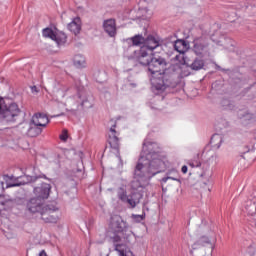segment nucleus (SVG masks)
<instances>
[{
	"instance_id": "nucleus-1",
	"label": "nucleus",
	"mask_w": 256,
	"mask_h": 256,
	"mask_svg": "<svg viewBox=\"0 0 256 256\" xmlns=\"http://www.w3.org/2000/svg\"><path fill=\"white\" fill-rule=\"evenodd\" d=\"M160 153L159 144L151 142V140H144L142 152L135 168L136 177H155L157 173H161L167 165L165 158Z\"/></svg>"
},
{
	"instance_id": "nucleus-2",
	"label": "nucleus",
	"mask_w": 256,
	"mask_h": 256,
	"mask_svg": "<svg viewBox=\"0 0 256 256\" xmlns=\"http://www.w3.org/2000/svg\"><path fill=\"white\" fill-rule=\"evenodd\" d=\"M165 67H167V61L165 58L156 54H152V58L148 66V71L153 77L152 85L154 89L158 91V93H163L167 87H175L171 74L167 72L161 73V71H165Z\"/></svg>"
},
{
	"instance_id": "nucleus-3",
	"label": "nucleus",
	"mask_w": 256,
	"mask_h": 256,
	"mask_svg": "<svg viewBox=\"0 0 256 256\" xmlns=\"http://www.w3.org/2000/svg\"><path fill=\"white\" fill-rule=\"evenodd\" d=\"M57 209L53 205L45 204L41 198H30L26 203V211L32 215H37L44 223H57L59 216L55 215Z\"/></svg>"
},
{
	"instance_id": "nucleus-4",
	"label": "nucleus",
	"mask_w": 256,
	"mask_h": 256,
	"mask_svg": "<svg viewBox=\"0 0 256 256\" xmlns=\"http://www.w3.org/2000/svg\"><path fill=\"white\" fill-rule=\"evenodd\" d=\"M21 115H23V111H21L19 105L17 103H11L0 113V121L17 123V121L21 119Z\"/></svg>"
},
{
	"instance_id": "nucleus-5",
	"label": "nucleus",
	"mask_w": 256,
	"mask_h": 256,
	"mask_svg": "<svg viewBox=\"0 0 256 256\" xmlns=\"http://www.w3.org/2000/svg\"><path fill=\"white\" fill-rule=\"evenodd\" d=\"M193 52L197 57H209V43L203 37H198L193 40Z\"/></svg>"
},
{
	"instance_id": "nucleus-6",
	"label": "nucleus",
	"mask_w": 256,
	"mask_h": 256,
	"mask_svg": "<svg viewBox=\"0 0 256 256\" xmlns=\"http://www.w3.org/2000/svg\"><path fill=\"white\" fill-rule=\"evenodd\" d=\"M111 127L108 132V144L110 145L111 149L115 151H119L120 143H119V131L117 130V120H110Z\"/></svg>"
},
{
	"instance_id": "nucleus-7",
	"label": "nucleus",
	"mask_w": 256,
	"mask_h": 256,
	"mask_svg": "<svg viewBox=\"0 0 256 256\" xmlns=\"http://www.w3.org/2000/svg\"><path fill=\"white\" fill-rule=\"evenodd\" d=\"M20 129H24L22 130V133H25L28 137H38V135L43 133L41 126L33 123V120H31L30 123H22L20 125Z\"/></svg>"
},
{
	"instance_id": "nucleus-8",
	"label": "nucleus",
	"mask_w": 256,
	"mask_h": 256,
	"mask_svg": "<svg viewBox=\"0 0 256 256\" xmlns=\"http://www.w3.org/2000/svg\"><path fill=\"white\" fill-rule=\"evenodd\" d=\"M49 193H51V184L43 183L38 187L34 188V195H36V199H49Z\"/></svg>"
},
{
	"instance_id": "nucleus-9",
	"label": "nucleus",
	"mask_w": 256,
	"mask_h": 256,
	"mask_svg": "<svg viewBox=\"0 0 256 256\" xmlns=\"http://www.w3.org/2000/svg\"><path fill=\"white\" fill-rule=\"evenodd\" d=\"M152 58L153 55H149L147 52V47H141L139 56L137 57L138 63L144 67H149Z\"/></svg>"
},
{
	"instance_id": "nucleus-10",
	"label": "nucleus",
	"mask_w": 256,
	"mask_h": 256,
	"mask_svg": "<svg viewBox=\"0 0 256 256\" xmlns=\"http://www.w3.org/2000/svg\"><path fill=\"white\" fill-rule=\"evenodd\" d=\"M103 28L109 37H115V35H117V25L115 24V19L105 20L103 23Z\"/></svg>"
},
{
	"instance_id": "nucleus-11",
	"label": "nucleus",
	"mask_w": 256,
	"mask_h": 256,
	"mask_svg": "<svg viewBox=\"0 0 256 256\" xmlns=\"http://www.w3.org/2000/svg\"><path fill=\"white\" fill-rule=\"evenodd\" d=\"M32 123L38 125L39 127H47L49 125V118L47 114L44 113H36L32 116Z\"/></svg>"
},
{
	"instance_id": "nucleus-12",
	"label": "nucleus",
	"mask_w": 256,
	"mask_h": 256,
	"mask_svg": "<svg viewBox=\"0 0 256 256\" xmlns=\"http://www.w3.org/2000/svg\"><path fill=\"white\" fill-rule=\"evenodd\" d=\"M134 176L135 179L131 182V189H133V191H142V189L145 188V184L141 183V180H147V179H151V177H147V176H137L135 175V170H134Z\"/></svg>"
},
{
	"instance_id": "nucleus-13",
	"label": "nucleus",
	"mask_w": 256,
	"mask_h": 256,
	"mask_svg": "<svg viewBox=\"0 0 256 256\" xmlns=\"http://www.w3.org/2000/svg\"><path fill=\"white\" fill-rule=\"evenodd\" d=\"M68 29L71 33H74V35H79L81 32V18H74L72 22L68 24Z\"/></svg>"
},
{
	"instance_id": "nucleus-14",
	"label": "nucleus",
	"mask_w": 256,
	"mask_h": 256,
	"mask_svg": "<svg viewBox=\"0 0 256 256\" xmlns=\"http://www.w3.org/2000/svg\"><path fill=\"white\" fill-rule=\"evenodd\" d=\"M142 47H146V51H153L159 47V39L154 36H148L145 45Z\"/></svg>"
},
{
	"instance_id": "nucleus-15",
	"label": "nucleus",
	"mask_w": 256,
	"mask_h": 256,
	"mask_svg": "<svg viewBox=\"0 0 256 256\" xmlns=\"http://www.w3.org/2000/svg\"><path fill=\"white\" fill-rule=\"evenodd\" d=\"M142 198L143 196L140 193H132L130 196H128V201L126 203H128L132 209H135L137 205L141 203Z\"/></svg>"
},
{
	"instance_id": "nucleus-16",
	"label": "nucleus",
	"mask_w": 256,
	"mask_h": 256,
	"mask_svg": "<svg viewBox=\"0 0 256 256\" xmlns=\"http://www.w3.org/2000/svg\"><path fill=\"white\" fill-rule=\"evenodd\" d=\"M188 67L192 71H201V69L205 67V60H203L202 58H195L193 62L190 65H188Z\"/></svg>"
},
{
	"instance_id": "nucleus-17",
	"label": "nucleus",
	"mask_w": 256,
	"mask_h": 256,
	"mask_svg": "<svg viewBox=\"0 0 256 256\" xmlns=\"http://www.w3.org/2000/svg\"><path fill=\"white\" fill-rule=\"evenodd\" d=\"M73 63L75 65V67H77L78 69H81V68L85 67V65H87L85 56H83L81 54H77L74 56Z\"/></svg>"
},
{
	"instance_id": "nucleus-18",
	"label": "nucleus",
	"mask_w": 256,
	"mask_h": 256,
	"mask_svg": "<svg viewBox=\"0 0 256 256\" xmlns=\"http://www.w3.org/2000/svg\"><path fill=\"white\" fill-rule=\"evenodd\" d=\"M221 143H223V136H221L220 134H214L211 137L210 144L215 149H219V147H221Z\"/></svg>"
},
{
	"instance_id": "nucleus-19",
	"label": "nucleus",
	"mask_w": 256,
	"mask_h": 256,
	"mask_svg": "<svg viewBox=\"0 0 256 256\" xmlns=\"http://www.w3.org/2000/svg\"><path fill=\"white\" fill-rule=\"evenodd\" d=\"M52 41H55L57 45H65L67 43V35L63 32H57Z\"/></svg>"
},
{
	"instance_id": "nucleus-20",
	"label": "nucleus",
	"mask_w": 256,
	"mask_h": 256,
	"mask_svg": "<svg viewBox=\"0 0 256 256\" xmlns=\"http://www.w3.org/2000/svg\"><path fill=\"white\" fill-rule=\"evenodd\" d=\"M238 118L243 119L244 121H251V119H253V114L248 110H240L238 112Z\"/></svg>"
},
{
	"instance_id": "nucleus-21",
	"label": "nucleus",
	"mask_w": 256,
	"mask_h": 256,
	"mask_svg": "<svg viewBox=\"0 0 256 256\" xmlns=\"http://www.w3.org/2000/svg\"><path fill=\"white\" fill-rule=\"evenodd\" d=\"M221 105L224 109L228 111H233L235 109V104L227 98L221 100Z\"/></svg>"
},
{
	"instance_id": "nucleus-22",
	"label": "nucleus",
	"mask_w": 256,
	"mask_h": 256,
	"mask_svg": "<svg viewBox=\"0 0 256 256\" xmlns=\"http://www.w3.org/2000/svg\"><path fill=\"white\" fill-rule=\"evenodd\" d=\"M235 42L231 38H224L223 47L228 49V51H234L235 49Z\"/></svg>"
},
{
	"instance_id": "nucleus-23",
	"label": "nucleus",
	"mask_w": 256,
	"mask_h": 256,
	"mask_svg": "<svg viewBox=\"0 0 256 256\" xmlns=\"http://www.w3.org/2000/svg\"><path fill=\"white\" fill-rule=\"evenodd\" d=\"M187 45V43L185 42V40H177L174 43V49L175 51H177L178 53H183V49H185V46Z\"/></svg>"
},
{
	"instance_id": "nucleus-24",
	"label": "nucleus",
	"mask_w": 256,
	"mask_h": 256,
	"mask_svg": "<svg viewBox=\"0 0 256 256\" xmlns=\"http://www.w3.org/2000/svg\"><path fill=\"white\" fill-rule=\"evenodd\" d=\"M188 165H189L190 167H192V169L195 168V167H201V158H200V155L197 154V155L194 157V159L189 160V161H188Z\"/></svg>"
},
{
	"instance_id": "nucleus-25",
	"label": "nucleus",
	"mask_w": 256,
	"mask_h": 256,
	"mask_svg": "<svg viewBox=\"0 0 256 256\" xmlns=\"http://www.w3.org/2000/svg\"><path fill=\"white\" fill-rule=\"evenodd\" d=\"M245 209H246L248 215H255L256 214V205L252 201L247 202V204L245 206Z\"/></svg>"
},
{
	"instance_id": "nucleus-26",
	"label": "nucleus",
	"mask_w": 256,
	"mask_h": 256,
	"mask_svg": "<svg viewBox=\"0 0 256 256\" xmlns=\"http://www.w3.org/2000/svg\"><path fill=\"white\" fill-rule=\"evenodd\" d=\"M42 35L45 38L52 39V41H53V39H55V31H53V29H51V28L43 29Z\"/></svg>"
},
{
	"instance_id": "nucleus-27",
	"label": "nucleus",
	"mask_w": 256,
	"mask_h": 256,
	"mask_svg": "<svg viewBox=\"0 0 256 256\" xmlns=\"http://www.w3.org/2000/svg\"><path fill=\"white\" fill-rule=\"evenodd\" d=\"M131 41H132V45H135L137 47V46L143 45V43H145V38H143V36H141V35H136L131 38Z\"/></svg>"
},
{
	"instance_id": "nucleus-28",
	"label": "nucleus",
	"mask_w": 256,
	"mask_h": 256,
	"mask_svg": "<svg viewBox=\"0 0 256 256\" xmlns=\"http://www.w3.org/2000/svg\"><path fill=\"white\" fill-rule=\"evenodd\" d=\"M209 243H211V240H209V238L207 236H202L201 238H199V240L193 245V249H195V246L197 245H209Z\"/></svg>"
},
{
	"instance_id": "nucleus-29",
	"label": "nucleus",
	"mask_w": 256,
	"mask_h": 256,
	"mask_svg": "<svg viewBox=\"0 0 256 256\" xmlns=\"http://www.w3.org/2000/svg\"><path fill=\"white\" fill-rule=\"evenodd\" d=\"M212 173L209 171V165H206L205 170L201 173V177H205L207 181L211 179Z\"/></svg>"
},
{
	"instance_id": "nucleus-30",
	"label": "nucleus",
	"mask_w": 256,
	"mask_h": 256,
	"mask_svg": "<svg viewBox=\"0 0 256 256\" xmlns=\"http://www.w3.org/2000/svg\"><path fill=\"white\" fill-rule=\"evenodd\" d=\"M78 99H80V104L82 107H85V103H87V97L85 96V93L79 92L77 94Z\"/></svg>"
},
{
	"instance_id": "nucleus-31",
	"label": "nucleus",
	"mask_w": 256,
	"mask_h": 256,
	"mask_svg": "<svg viewBox=\"0 0 256 256\" xmlns=\"http://www.w3.org/2000/svg\"><path fill=\"white\" fill-rule=\"evenodd\" d=\"M118 199H120V201H122L123 203H127V201L129 200V196L127 195V192L122 191L118 193Z\"/></svg>"
},
{
	"instance_id": "nucleus-32",
	"label": "nucleus",
	"mask_w": 256,
	"mask_h": 256,
	"mask_svg": "<svg viewBox=\"0 0 256 256\" xmlns=\"http://www.w3.org/2000/svg\"><path fill=\"white\" fill-rule=\"evenodd\" d=\"M247 251L250 255H255L256 246L255 243H250V245L247 247Z\"/></svg>"
},
{
	"instance_id": "nucleus-33",
	"label": "nucleus",
	"mask_w": 256,
	"mask_h": 256,
	"mask_svg": "<svg viewBox=\"0 0 256 256\" xmlns=\"http://www.w3.org/2000/svg\"><path fill=\"white\" fill-rule=\"evenodd\" d=\"M60 139L65 143L67 141V139H69V134L67 132V130H63L62 134H60Z\"/></svg>"
},
{
	"instance_id": "nucleus-34",
	"label": "nucleus",
	"mask_w": 256,
	"mask_h": 256,
	"mask_svg": "<svg viewBox=\"0 0 256 256\" xmlns=\"http://www.w3.org/2000/svg\"><path fill=\"white\" fill-rule=\"evenodd\" d=\"M132 217L135 219V221H137V223H141V221H143L145 219V214L142 215H132Z\"/></svg>"
},
{
	"instance_id": "nucleus-35",
	"label": "nucleus",
	"mask_w": 256,
	"mask_h": 256,
	"mask_svg": "<svg viewBox=\"0 0 256 256\" xmlns=\"http://www.w3.org/2000/svg\"><path fill=\"white\" fill-rule=\"evenodd\" d=\"M169 179H172L173 181H177V179L173 178V177H164V178H162V183H167V181H169Z\"/></svg>"
},
{
	"instance_id": "nucleus-36",
	"label": "nucleus",
	"mask_w": 256,
	"mask_h": 256,
	"mask_svg": "<svg viewBox=\"0 0 256 256\" xmlns=\"http://www.w3.org/2000/svg\"><path fill=\"white\" fill-rule=\"evenodd\" d=\"M31 91L32 93H39V88H37V86H32Z\"/></svg>"
},
{
	"instance_id": "nucleus-37",
	"label": "nucleus",
	"mask_w": 256,
	"mask_h": 256,
	"mask_svg": "<svg viewBox=\"0 0 256 256\" xmlns=\"http://www.w3.org/2000/svg\"><path fill=\"white\" fill-rule=\"evenodd\" d=\"M181 171H182V173H187V166H182V168H181Z\"/></svg>"
},
{
	"instance_id": "nucleus-38",
	"label": "nucleus",
	"mask_w": 256,
	"mask_h": 256,
	"mask_svg": "<svg viewBox=\"0 0 256 256\" xmlns=\"http://www.w3.org/2000/svg\"><path fill=\"white\" fill-rule=\"evenodd\" d=\"M39 256H47V253L45 252V250H42V251L39 253Z\"/></svg>"
},
{
	"instance_id": "nucleus-39",
	"label": "nucleus",
	"mask_w": 256,
	"mask_h": 256,
	"mask_svg": "<svg viewBox=\"0 0 256 256\" xmlns=\"http://www.w3.org/2000/svg\"><path fill=\"white\" fill-rule=\"evenodd\" d=\"M215 67H216V69H217L218 71H224V70L221 68V66H219L218 64H216Z\"/></svg>"
},
{
	"instance_id": "nucleus-40",
	"label": "nucleus",
	"mask_w": 256,
	"mask_h": 256,
	"mask_svg": "<svg viewBox=\"0 0 256 256\" xmlns=\"http://www.w3.org/2000/svg\"><path fill=\"white\" fill-rule=\"evenodd\" d=\"M18 184H10L8 187H17Z\"/></svg>"
},
{
	"instance_id": "nucleus-41",
	"label": "nucleus",
	"mask_w": 256,
	"mask_h": 256,
	"mask_svg": "<svg viewBox=\"0 0 256 256\" xmlns=\"http://www.w3.org/2000/svg\"><path fill=\"white\" fill-rule=\"evenodd\" d=\"M132 86H133V87H136V85H135V84H132Z\"/></svg>"
},
{
	"instance_id": "nucleus-42",
	"label": "nucleus",
	"mask_w": 256,
	"mask_h": 256,
	"mask_svg": "<svg viewBox=\"0 0 256 256\" xmlns=\"http://www.w3.org/2000/svg\"><path fill=\"white\" fill-rule=\"evenodd\" d=\"M190 253L192 254V253H193V250H190Z\"/></svg>"
}]
</instances>
